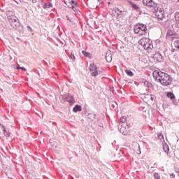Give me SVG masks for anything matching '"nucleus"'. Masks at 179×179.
Instances as JSON below:
<instances>
[{"label": "nucleus", "instance_id": "f257e3e1", "mask_svg": "<svg viewBox=\"0 0 179 179\" xmlns=\"http://www.w3.org/2000/svg\"><path fill=\"white\" fill-rule=\"evenodd\" d=\"M157 74L156 79L159 80V82L163 86H169V85L173 82V79L171 77L169 76L166 73L162 71H154L153 75Z\"/></svg>", "mask_w": 179, "mask_h": 179}, {"label": "nucleus", "instance_id": "f03ea898", "mask_svg": "<svg viewBox=\"0 0 179 179\" xmlns=\"http://www.w3.org/2000/svg\"><path fill=\"white\" fill-rule=\"evenodd\" d=\"M140 45L146 50L147 51H150L153 48V43L149 38H143L138 41Z\"/></svg>", "mask_w": 179, "mask_h": 179}, {"label": "nucleus", "instance_id": "7ed1b4c3", "mask_svg": "<svg viewBox=\"0 0 179 179\" xmlns=\"http://www.w3.org/2000/svg\"><path fill=\"white\" fill-rule=\"evenodd\" d=\"M147 30L148 28L146 27V25L143 24H137L134 28L135 34H138V36H144V34H146Z\"/></svg>", "mask_w": 179, "mask_h": 179}, {"label": "nucleus", "instance_id": "20e7f679", "mask_svg": "<svg viewBox=\"0 0 179 179\" xmlns=\"http://www.w3.org/2000/svg\"><path fill=\"white\" fill-rule=\"evenodd\" d=\"M153 12L155 16L160 20L164 19V11H163V8L157 6Z\"/></svg>", "mask_w": 179, "mask_h": 179}, {"label": "nucleus", "instance_id": "39448f33", "mask_svg": "<svg viewBox=\"0 0 179 179\" xmlns=\"http://www.w3.org/2000/svg\"><path fill=\"white\" fill-rule=\"evenodd\" d=\"M143 3L148 8H153L154 10L157 6V4H156V3H155V1H153L152 0H143Z\"/></svg>", "mask_w": 179, "mask_h": 179}, {"label": "nucleus", "instance_id": "423d86ee", "mask_svg": "<svg viewBox=\"0 0 179 179\" xmlns=\"http://www.w3.org/2000/svg\"><path fill=\"white\" fill-rule=\"evenodd\" d=\"M143 3L148 8H153L154 10L157 6V4H156V3H155V1H153L152 0H143Z\"/></svg>", "mask_w": 179, "mask_h": 179}, {"label": "nucleus", "instance_id": "0eeeda50", "mask_svg": "<svg viewBox=\"0 0 179 179\" xmlns=\"http://www.w3.org/2000/svg\"><path fill=\"white\" fill-rule=\"evenodd\" d=\"M7 17L8 19V22H12V20H15L17 17L15 15V13L12 11H7Z\"/></svg>", "mask_w": 179, "mask_h": 179}, {"label": "nucleus", "instance_id": "6e6552de", "mask_svg": "<svg viewBox=\"0 0 179 179\" xmlns=\"http://www.w3.org/2000/svg\"><path fill=\"white\" fill-rule=\"evenodd\" d=\"M10 24L11 27H13V29H17V27L20 26V23H19V20L17 18L12 21H10Z\"/></svg>", "mask_w": 179, "mask_h": 179}, {"label": "nucleus", "instance_id": "1a4fd4ad", "mask_svg": "<svg viewBox=\"0 0 179 179\" xmlns=\"http://www.w3.org/2000/svg\"><path fill=\"white\" fill-rule=\"evenodd\" d=\"M153 58L155 61H157V62H163V56H162V54L159 52L155 53Z\"/></svg>", "mask_w": 179, "mask_h": 179}, {"label": "nucleus", "instance_id": "9d476101", "mask_svg": "<svg viewBox=\"0 0 179 179\" xmlns=\"http://www.w3.org/2000/svg\"><path fill=\"white\" fill-rule=\"evenodd\" d=\"M106 59L107 62H111L113 61V55H111V51H108L106 52Z\"/></svg>", "mask_w": 179, "mask_h": 179}, {"label": "nucleus", "instance_id": "9b49d317", "mask_svg": "<svg viewBox=\"0 0 179 179\" xmlns=\"http://www.w3.org/2000/svg\"><path fill=\"white\" fill-rule=\"evenodd\" d=\"M175 20L176 22L175 23L174 26L175 27H177L178 29H179V12L176 13Z\"/></svg>", "mask_w": 179, "mask_h": 179}, {"label": "nucleus", "instance_id": "f8f14e48", "mask_svg": "<svg viewBox=\"0 0 179 179\" xmlns=\"http://www.w3.org/2000/svg\"><path fill=\"white\" fill-rule=\"evenodd\" d=\"M92 76H97L99 75V72L97 71V69L92 68L90 69Z\"/></svg>", "mask_w": 179, "mask_h": 179}, {"label": "nucleus", "instance_id": "ddd939ff", "mask_svg": "<svg viewBox=\"0 0 179 179\" xmlns=\"http://www.w3.org/2000/svg\"><path fill=\"white\" fill-rule=\"evenodd\" d=\"M113 13H116V15H114V16H115V17H117V19H118V17H121V15H122V12L120 11V10H118V9H116V10H113Z\"/></svg>", "mask_w": 179, "mask_h": 179}, {"label": "nucleus", "instance_id": "4468645a", "mask_svg": "<svg viewBox=\"0 0 179 179\" xmlns=\"http://www.w3.org/2000/svg\"><path fill=\"white\" fill-rule=\"evenodd\" d=\"M166 96L169 99H171V100H176V95H174V94H173L172 92H168Z\"/></svg>", "mask_w": 179, "mask_h": 179}, {"label": "nucleus", "instance_id": "2eb2a0df", "mask_svg": "<svg viewBox=\"0 0 179 179\" xmlns=\"http://www.w3.org/2000/svg\"><path fill=\"white\" fill-rule=\"evenodd\" d=\"M73 113H78V111H82V106L79 105H76L73 109Z\"/></svg>", "mask_w": 179, "mask_h": 179}, {"label": "nucleus", "instance_id": "dca6fc26", "mask_svg": "<svg viewBox=\"0 0 179 179\" xmlns=\"http://www.w3.org/2000/svg\"><path fill=\"white\" fill-rule=\"evenodd\" d=\"M131 8H133V9H135L136 10H141V7H139V6H138V4L131 3Z\"/></svg>", "mask_w": 179, "mask_h": 179}, {"label": "nucleus", "instance_id": "f3484780", "mask_svg": "<svg viewBox=\"0 0 179 179\" xmlns=\"http://www.w3.org/2000/svg\"><path fill=\"white\" fill-rule=\"evenodd\" d=\"M119 129H120V132H121V134H125V132H127V128H125V127H122V124H121L119 127Z\"/></svg>", "mask_w": 179, "mask_h": 179}, {"label": "nucleus", "instance_id": "a211bd4d", "mask_svg": "<svg viewBox=\"0 0 179 179\" xmlns=\"http://www.w3.org/2000/svg\"><path fill=\"white\" fill-rule=\"evenodd\" d=\"M44 9H47L48 8H52V4L51 3H47L43 5Z\"/></svg>", "mask_w": 179, "mask_h": 179}, {"label": "nucleus", "instance_id": "6ab92c4d", "mask_svg": "<svg viewBox=\"0 0 179 179\" xmlns=\"http://www.w3.org/2000/svg\"><path fill=\"white\" fill-rule=\"evenodd\" d=\"M82 52H83V55H85L87 58H90V57H92V55L90 54V52H86L85 50H83Z\"/></svg>", "mask_w": 179, "mask_h": 179}, {"label": "nucleus", "instance_id": "aec40b11", "mask_svg": "<svg viewBox=\"0 0 179 179\" xmlns=\"http://www.w3.org/2000/svg\"><path fill=\"white\" fill-rule=\"evenodd\" d=\"M125 72H126L127 75H128V76H134V73L131 70L126 69Z\"/></svg>", "mask_w": 179, "mask_h": 179}, {"label": "nucleus", "instance_id": "412c9836", "mask_svg": "<svg viewBox=\"0 0 179 179\" xmlns=\"http://www.w3.org/2000/svg\"><path fill=\"white\" fill-rule=\"evenodd\" d=\"M163 149L164 152H166V153H169V150H170V149L169 148V145L167 144H164L163 145Z\"/></svg>", "mask_w": 179, "mask_h": 179}, {"label": "nucleus", "instance_id": "4be33fe9", "mask_svg": "<svg viewBox=\"0 0 179 179\" xmlns=\"http://www.w3.org/2000/svg\"><path fill=\"white\" fill-rule=\"evenodd\" d=\"M66 100H67V101H69V103H72L73 101V97L71 95H69L66 97Z\"/></svg>", "mask_w": 179, "mask_h": 179}, {"label": "nucleus", "instance_id": "5701e85b", "mask_svg": "<svg viewBox=\"0 0 179 179\" xmlns=\"http://www.w3.org/2000/svg\"><path fill=\"white\" fill-rule=\"evenodd\" d=\"M3 134L5 136H9L10 135V133H9V130L6 129L5 128L3 129Z\"/></svg>", "mask_w": 179, "mask_h": 179}, {"label": "nucleus", "instance_id": "b1692460", "mask_svg": "<svg viewBox=\"0 0 179 179\" xmlns=\"http://www.w3.org/2000/svg\"><path fill=\"white\" fill-rule=\"evenodd\" d=\"M66 18H67V20L71 22V23H75V19L73 17H71L67 15Z\"/></svg>", "mask_w": 179, "mask_h": 179}, {"label": "nucleus", "instance_id": "393cba45", "mask_svg": "<svg viewBox=\"0 0 179 179\" xmlns=\"http://www.w3.org/2000/svg\"><path fill=\"white\" fill-rule=\"evenodd\" d=\"M69 8H71V9H73V10L75 12V10H76V8L75 7V6L72 5L71 3H69L68 5Z\"/></svg>", "mask_w": 179, "mask_h": 179}, {"label": "nucleus", "instance_id": "a878e982", "mask_svg": "<svg viewBox=\"0 0 179 179\" xmlns=\"http://www.w3.org/2000/svg\"><path fill=\"white\" fill-rule=\"evenodd\" d=\"M120 121L121 122H123V123L127 122V117L125 116L122 117L120 119Z\"/></svg>", "mask_w": 179, "mask_h": 179}, {"label": "nucleus", "instance_id": "bb28decb", "mask_svg": "<svg viewBox=\"0 0 179 179\" xmlns=\"http://www.w3.org/2000/svg\"><path fill=\"white\" fill-rule=\"evenodd\" d=\"M154 178L155 179H160V175H159V173H154Z\"/></svg>", "mask_w": 179, "mask_h": 179}, {"label": "nucleus", "instance_id": "cd10ccee", "mask_svg": "<svg viewBox=\"0 0 179 179\" xmlns=\"http://www.w3.org/2000/svg\"><path fill=\"white\" fill-rule=\"evenodd\" d=\"M71 4L74 6H78V3L75 1V0L71 1Z\"/></svg>", "mask_w": 179, "mask_h": 179}, {"label": "nucleus", "instance_id": "c85d7f7f", "mask_svg": "<svg viewBox=\"0 0 179 179\" xmlns=\"http://www.w3.org/2000/svg\"><path fill=\"white\" fill-rule=\"evenodd\" d=\"M158 138H159V139H164V136H163V134H158Z\"/></svg>", "mask_w": 179, "mask_h": 179}, {"label": "nucleus", "instance_id": "c756f323", "mask_svg": "<svg viewBox=\"0 0 179 179\" xmlns=\"http://www.w3.org/2000/svg\"><path fill=\"white\" fill-rule=\"evenodd\" d=\"M71 58L73 61H75V55L72 52H71Z\"/></svg>", "mask_w": 179, "mask_h": 179}, {"label": "nucleus", "instance_id": "7c9ffc66", "mask_svg": "<svg viewBox=\"0 0 179 179\" xmlns=\"http://www.w3.org/2000/svg\"><path fill=\"white\" fill-rule=\"evenodd\" d=\"M90 68H96V65L94 63L90 64Z\"/></svg>", "mask_w": 179, "mask_h": 179}, {"label": "nucleus", "instance_id": "2f4dec72", "mask_svg": "<svg viewBox=\"0 0 179 179\" xmlns=\"http://www.w3.org/2000/svg\"><path fill=\"white\" fill-rule=\"evenodd\" d=\"M20 69H21V71H26V68H20Z\"/></svg>", "mask_w": 179, "mask_h": 179}, {"label": "nucleus", "instance_id": "473e14b6", "mask_svg": "<svg viewBox=\"0 0 179 179\" xmlns=\"http://www.w3.org/2000/svg\"><path fill=\"white\" fill-rule=\"evenodd\" d=\"M171 176V177H172L173 178H174L176 177V175H174V173H172Z\"/></svg>", "mask_w": 179, "mask_h": 179}, {"label": "nucleus", "instance_id": "72a5a7b5", "mask_svg": "<svg viewBox=\"0 0 179 179\" xmlns=\"http://www.w3.org/2000/svg\"><path fill=\"white\" fill-rule=\"evenodd\" d=\"M36 2H37V0H32L33 3H36Z\"/></svg>", "mask_w": 179, "mask_h": 179}, {"label": "nucleus", "instance_id": "f704fd0d", "mask_svg": "<svg viewBox=\"0 0 179 179\" xmlns=\"http://www.w3.org/2000/svg\"><path fill=\"white\" fill-rule=\"evenodd\" d=\"M116 72H120V71H118V70H116Z\"/></svg>", "mask_w": 179, "mask_h": 179}, {"label": "nucleus", "instance_id": "c9c22d12", "mask_svg": "<svg viewBox=\"0 0 179 179\" xmlns=\"http://www.w3.org/2000/svg\"><path fill=\"white\" fill-rule=\"evenodd\" d=\"M17 68H22L21 66H17Z\"/></svg>", "mask_w": 179, "mask_h": 179}, {"label": "nucleus", "instance_id": "e433bc0d", "mask_svg": "<svg viewBox=\"0 0 179 179\" xmlns=\"http://www.w3.org/2000/svg\"><path fill=\"white\" fill-rule=\"evenodd\" d=\"M120 71H121V69H119Z\"/></svg>", "mask_w": 179, "mask_h": 179}]
</instances>
